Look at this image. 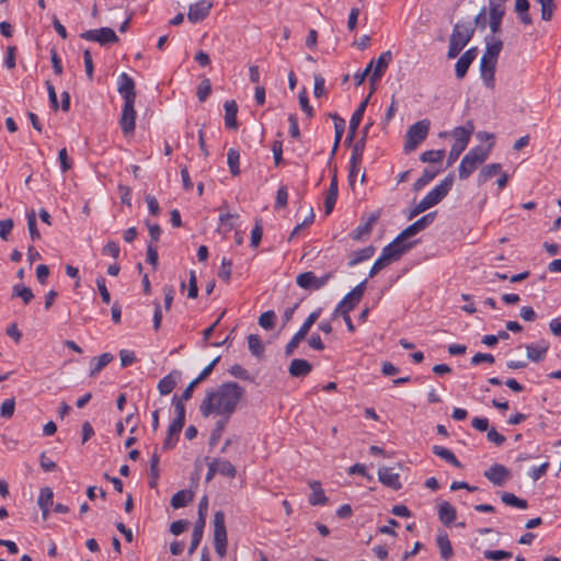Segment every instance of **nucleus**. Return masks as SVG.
I'll return each mask as SVG.
<instances>
[{
	"label": "nucleus",
	"instance_id": "c9c22d12",
	"mask_svg": "<svg viewBox=\"0 0 561 561\" xmlns=\"http://www.w3.org/2000/svg\"><path fill=\"white\" fill-rule=\"evenodd\" d=\"M432 453L442 459H444L446 462L450 463L451 466L456 468H461L462 465L458 460V458L455 456V454L449 450L448 448H445L443 446L434 445L432 447Z\"/></svg>",
	"mask_w": 561,
	"mask_h": 561
},
{
	"label": "nucleus",
	"instance_id": "58836bf2",
	"mask_svg": "<svg viewBox=\"0 0 561 561\" xmlns=\"http://www.w3.org/2000/svg\"><path fill=\"white\" fill-rule=\"evenodd\" d=\"M204 528H205V524L202 520L195 522L193 533H192L191 545H190L188 551H187L188 554H193L196 551L197 547L199 546V543L203 539Z\"/></svg>",
	"mask_w": 561,
	"mask_h": 561
},
{
	"label": "nucleus",
	"instance_id": "ea45409f",
	"mask_svg": "<svg viewBox=\"0 0 561 561\" xmlns=\"http://www.w3.org/2000/svg\"><path fill=\"white\" fill-rule=\"evenodd\" d=\"M230 419L221 416L215 424L214 430L210 433L209 437V447L214 448L220 440L222 433L225 431V427Z\"/></svg>",
	"mask_w": 561,
	"mask_h": 561
},
{
	"label": "nucleus",
	"instance_id": "338daca9",
	"mask_svg": "<svg viewBox=\"0 0 561 561\" xmlns=\"http://www.w3.org/2000/svg\"><path fill=\"white\" fill-rule=\"evenodd\" d=\"M299 104H300V107H301L302 112L306 113L308 117H312L313 116V108L309 104V98H308V94H307L306 90H302L299 93Z\"/></svg>",
	"mask_w": 561,
	"mask_h": 561
},
{
	"label": "nucleus",
	"instance_id": "5701e85b",
	"mask_svg": "<svg viewBox=\"0 0 561 561\" xmlns=\"http://www.w3.org/2000/svg\"><path fill=\"white\" fill-rule=\"evenodd\" d=\"M549 350V343L545 340L539 341L537 344L526 345L527 358L531 362H541Z\"/></svg>",
	"mask_w": 561,
	"mask_h": 561
},
{
	"label": "nucleus",
	"instance_id": "3c124183",
	"mask_svg": "<svg viewBox=\"0 0 561 561\" xmlns=\"http://www.w3.org/2000/svg\"><path fill=\"white\" fill-rule=\"evenodd\" d=\"M248 346L253 356L261 357L264 353V346L257 334H250L248 336Z\"/></svg>",
	"mask_w": 561,
	"mask_h": 561
},
{
	"label": "nucleus",
	"instance_id": "603ef678",
	"mask_svg": "<svg viewBox=\"0 0 561 561\" xmlns=\"http://www.w3.org/2000/svg\"><path fill=\"white\" fill-rule=\"evenodd\" d=\"M541 7V19L543 21H550L556 10L554 0H536Z\"/></svg>",
	"mask_w": 561,
	"mask_h": 561
},
{
	"label": "nucleus",
	"instance_id": "a18cd8bd",
	"mask_svg": "<svg viewBox=\"0 0 561 561\" xmlns=\"http://www.w3.org/2000/svg\"><path fill=\"white\" fill-rule=\"evenodd\" d=\"M439 171H440L439 169H437V170H434L431 168L424 169L422 172V175L413 184L414 191L422 190L439 173Z\"/></svg>",
	"mask_w": 561,
	"mask_h": 561
},
{
	"label": "nucleus",
	"instance_id": "774afa93",
	"mask_svg": "<svg viewBox=\"0 0 561 561\" xmlns=\"http://www.w3.org/2000/svg\"><path fill=\"white\" fill-rule=\"evenodd\" d=\"M83 62H84V68H85L87 77H88V79L90 81H92L93 80L94 66H93L92 55H91L89 49H85L83 51Z\"/></svg>",
	"mask_w": 561,
	"mask_h": 561
},
{
	"label": "nucleus",
	"instance_id": "6e6d98bb",
	"mask_svg": "<svg viewBox=\"0 0 561 561\" xmlns=\"http://www.w3.org/2000/svg\"><path fill=\"white\" fill-rule=\"evenodd\" d=\"M275 312L273 310H268L259 317V324L265 330H272L275 327Z\"/></svg>",
	"mask_w": 561,
	"mask_h": 561
},
{
	"label": "nucleus",
	"instance_id": "bf43d9fd",
	"mask_svg": "<svg viewBox=\"0 0 561 561\" xmlns=\"http://www.w3.org/2000/svg\"><path fill=\"white\" fill-rule=\"evenodd\" d=\"M14 409L15 401L13 398L4 400L0 408V416L4 419H10L14 413Z\"/></svg>",
	"mask_w": 561,
	"mask_h": 561
},
{
	"label": "nucleus",
	"instance_id": "2f4dec72",
	"mask_svg": "<svg viewBox=\"0 0 561 561\" xmlns=\"http://www.w3.org/2000/svg\"><path fill=\"white\" fill-rule=\"evenodd\" d=\"M184 400L179 399L178 394H174L172 397V405L174 408L175 417L173 419V427H178L179 425L183 426L185 425V404Z\"/></svg>",
	"mask_w": 561,
	"mask_h": 561
},
{
	"label": "nucleus",
	"instance_id": "423d86ee",
	"mask_svg": "<svg viewBox=\"0 0 561 561\" xmlns=\"http://www.w3.org/2000/svg\"><path fill=\"white\" fill-rule=\"evenodd\" d=\"M333 276L332 271L322 276H317L313 272L308 271L297 275L296 284L305 290L314 291L324 287Z\"/></svg>",
	"mask_w": 561,
	"mask_h": 561
},
{
	"label": "nucleus",
	"instance_id": "412c9836",
	"mask_svg": "<svg viewBox=\"0 0 561 561\" xmlns=\"http://www.w3.org/2000/svg\"><path fill=\"white\" fill-rule=\"evenodd\" d=\"M495 61H490L485 59V57H481L480 60V75L481 79L486 88L493 89L495 85Z\"/></svg>",
	"mask_w": 561,
	"mask_h": 561
},
{
	"label": "nucleus",
	"instance_id": "a878e982",
	"mask_svg": "<svg viewBox=\"0 0 561 561\" xmlns=\"http://www.w3.org/2000/svg\"><path fill=\"white\" fill-rule=\"evenodd\" d=\"M308 485L312 490V493L308 499L310 505H325L329 502V499L325 496L320 481L310 480L308 481Z\"/></svg>",
	"mask_w": 561,
	"mask_h": 561
},
{
	"label": "nucleus",
	"instance_id": "052dcab7",
	"mask_svg": "<svg viewBox=\"0 0 561 561\" xmlns=\"http://www.w3.org/2000/svg\"><path fill=\"white\" fill-rule=\"evenodd\" d=\"M96 286H98V290H99V293L101 295L102 301L104 304L108 305L111 302V294L107 290L105 278L102 277V276L98 277L96 278Z\"/></svg>",
	"mask_w": 561,
	"mask_h": 561
},
{
	"label": "nucleus",
	"instance_id": "9d476101",
	"mask_svg": "<svg viewBox=\"0 0 561 561\" xmlns=\"http://www.w3.org/2000/svg\"><path fill=\"white\" fill-rule=\"evenodd\" d=\"M136 116L135 102H124L119 118V126L124 135H129L135 131Z\"/></svg>",
	"mask_w": 561,
	"mask_h": 561
},
{
	"label": "nucleus",
	"instance_id": "ddd939ff",
	"mask_svg": "<svg viewBox=\"0 0 561 561\" xmlns=\"http://www.w3.org/2000/svg\"><path fill=\"white\" fill-rule=\"evenodd\" d=\"M437 215V211H431L424 216H422L420 219L414 221L412 225L408 226L399 236L403 240L415 236L416 233L423 231L426 229L430 225L433 224Z\"/></svg>",
	"mask_w": 561,
	"mask_h": 561
},
{
	"label": "nucleus",
	"instance_id": "39448f33",
	"mask_svg": "<svg viewBox=\"0 0 561 561\" xmlns=\"http://www.w3.org/2000/svg\"><path fill=\"white\" fill-rule=\"evenodd\" d=\"M225 513L222 511H216L214 514V547L216 553L224 558L227 554V528L225 524Z\"/></svg>",
	"mask_w": 561,
	"mask_h": 561
},
{
	"label": "nucleus",
	"instance_id": "de8ad7c7",
	"mask_svg": "<svg viewBox=\"0 0 561 561\" xmlns=\"http://www.w3.org/2000/svg\"><path fill=\"white\" fill-rule=\"evenodd\" d=\"M369 96L370 95H368L364 101H362L360 104L358 105V107L352 114V117L350 119V126L352 127V131L358 129V126L363 119L365 110L369 102Z\"/></svg>",
	"mask_w": 561,
	"mask_h": 561
},
{
	"label": "nucleus",
	"instance_id": "4c0bfd02",
	"mask_svg": "<svg viewBox=\"0 0 561 561\" xmlns=\"http://www.w3.org/2000/svg\"><path fill=\"white\" fill-rule=\"evenodd\" d=\"M502 171V164L501 163H490L484 165L480 173L478 174V184L482 185L486 181H489L494 175L499 174Z\"/></svg>",
	"mask_w": 561,
	"mask_h": 561
},
{
	"label": "nucleus",
	"instance_id": "f257e3e1",
	"mask_svg": "<svg viewBox=\"0 0 561 561\" xmlns=\"http://www.w3.org/2000/svg\"><path fill=\"white\" fill-rule=\"evenodd\" d=\"M244 393V388L237 382H224L216 390L206 392L205 398L199 404V412L204 417L218 414L230 419Z\"/></svg>",
	"mask_w": 561,
	"mask_h": 561
},
{
	"label": "nucleus",
	"instance_id": "4468645a",
	"mask_svg": "<svg viewBox=\"0 0 561 561\" xmlns=\"http://www.w3.org/2000/svg\"><path fill=\"white\" fill-rule=\"evenodd\" d=\"M117 91L124 102L136 101L135 81L126 72H122L117 78Z\"/></svg>",
	"mask_w": 561,
	"mask_h": 561
},
{
	"label": "nucleus",
	"instance_id": "c756f323",
	"mask_svg": "<svg viewBox=\"0 0 561 561\" xmlns=\"http://www.w3.org/2000/svg\"><path fill=\"white\" fill-rule=\"evenodd\" d=\"M225 107V125L229 129H237L238 105L234 100H228L224 104Z\"/></svg>",
	"mask_w": 561,
	"mask_h": 561
},
{
	"label": "nucleus",
	"instance_id": "b1692460",
	"mask_svg": "<svg viewBox=\"0 0 561 561\" xmlns=\"http://www.w3.org/2000/svg\"><path fill=\"white\" fill-rule=\"evenodd\" d=\"M486 49L482 57H485L486 61L497 62L499 55L503 48V42L500 38H495L493 35L485 37Z\"/></svg>",
	"mask_w": 561,
	"mask_h": 561
},
{
	"label": "nucleus",
	"instance_id": "e433bc0d",
	"mask_svg": "<svg viewBox=\"0 0 561 561\" xmlns=\"http://www.w3.org/2000/svg\"><path fill=\"white\" fill-rule=\"evenodd\" d=\"M194 499V494L190 490H180L171 497V506L175 510L185 507Z\"/></svg>",
	"mask_w": 561,
	"mask_h": 561
},
{
	"label": "nucleus",
	"instance_id": "c03bdc74",
	"mask_svg": "<svg viewBox=\"0 0 561 561\" xmlns=\"http://www.w3.org/2000/svg\"><path fill=\"white\" fill-rule=\"evenodd\" d=\"M227 163L230 173L236 176L240 174V152L238 149L230 148L227 152Z\"/></svg>",
	"mask_w": 561,
	"mask_h": 561
},
{
	"label": "nucleus",
	"instance_id": "1a4fd4ad",
	"mask_svg": "<svg viewBox=\"0 0 561 561\" xmlns=\"http://www.w3.org/2000/svg\"><path fill=\"white\" fill-rule=\"evenodd\" d=\"M83 39L96 42L102 46L115 44L119 41L118 36L111 27H101L98 30H89L80 35Z\"/></svg>",
	"mask_w": 561,
	"mask_h": 561
},
{
	"label": "nucleus",
	"instance_id": "0e129e2a",
	"mask_svg": "<svg viewBox=\"0 0 561 561\" xmlns=\"http://www.w3.org/2000/svg\"><path fill=\"white\" fill-rule=\"evenodd\" d=\"M331 116L334 119V140H336V142H341L342 136L345 130V121L342 117L337 116L336 114H333Z\"/></svg>",
	"mask_w": 561,
	"mask_h": 561
},
{
	"label": "nucleus",
	"instance_id": "cd10ccee",
	"mask_svg": "<svg viewBox=\"0 0 561 561\" xmlns=\"http://www.w3.org/2000/svg\"><path fill=\"white\" fill-rule=\"evenodd\" d=\"M337 194H339L337 178H336V173H334L331 179L330 186L327 192L325 199H324L325 215H330L332 213L334 205L336 203V199H337Z\"/></svg>",
	"mask_w": 561,
	"mask_h": 561
},
{
	"label": "nucleus",
	"instance_id": "f03ea898",
	"mask_svg": "<svg viewBox=\"0 0 561 561\" xmlns=\"http://www.w3.org/2000/svg\"><path fill=\"white\" fill-rule=\"evenodd\" d=\"M491 146L483 148L482 146H476L471 148L462 158L458 175L459 179H468L478 168L479 164L483 163L490 154Z\"/></svg>",
	"mask_w": 561,
	"mask_h": 561
},
{
	"label": "nucleus",
	"instance_id": "a19ab883",
	"mask_svg": "<svg viewBox=\"0 0 561 561\" xmlns=\"http://www.w3.org/2000/svg\"><path fill=\"white\" fill-rule=\"evenodd\" d=\"M529 1L528 0H515V11L518 14L520 22L525 25L533 23L531 16L528 12Z\"/></svg>",
	"mask_w": 561,
	"mask_h": 561
},
{
	"label": "nucleus",
	"instance_id": "f704fd0d",
	"mask_svg": "<svg viewBox=\"0 0 561 561\" xmlns=\"http://www.w3.org/2000/svg\"><path fill=\"white\" fill-rule=\"evenodd\" d=\"M211 461L219 474L231 479L236 477L237 469L229 460L221 458H213Z\"/></svg>",
	"mask_w": 561,
	"mask_h": 561
},
{
	"label": "nucleus",
	"instance_id": "4be33fe9",
	"mask_svg": "<svg viewBox=\"0 0 561 561\" xmlns=\"http://www.w3.org/2000/svg\"><path fill=\"white\" fill-rule=\"evenodd\" d=\"M181 378V371L178 369H173L167 376L161 378L158 382V391L161 396H167L172 392V390L176 387L178 381Z\"/></svg>",
	"mask_w": 561,
	"mask_h": 561
},
{
	"label": "nucleus",
	"instance_id": "79ce46f5",
	"mask_svg": "<svg viewBox=\"0 0 561 561\" xmlns=\"http://www.w3.org/2000/svg\"><path fill=\"white\" fill-rule=\"evenodd\" d=\"M182 428H183V426H181V425H179L178 427H173V423L171 422V424L168 427L167 437H165V439L163 442V446H162V448L164 450L172 449L175 447Z\"/></svg>",
	"mask_w": 561,
	"mask_h": 561
},
{
	"label": "nucleus",
	"instance_id": "dca6fc26",
	"mask_svg": "<svg viewBox=\"0 0 561 561\" xmlns=\"http://www.w3.org/2000/svg\"><path fill=\"white\" fill-rule=\"evenodd\" d=\"M484 477L494 485L502 486L511 479V472L504 465L493 463L484 471Z\"/></svg>",
	"mask_w": 561,
	"mask_h": 561
},
{
	"label": "nucleus",
	"instance_id": "20e7f679",
	"mask_svg": "<svg viewBox=\"0 0 561 561\" xmlns=\"http://www.w3.org/2000/svg\"><path fill=\"white\" fill-rule=\"evenodd\" d=\"M431 123L428 119H422L411 125L407 131L404 151L407 153L415 150L428 135Z\"/></svg>",
	"mask_w": 561,
	"mask_h": 561
},
{
	"label": "nucleus",
	"instance_id": "37998d69",
	"mask_svg": "<svg viewBox=\"0 0 561 561\" xmlns=\"http://www.w3.org/2000/svg\"><path fill=\"white\" fill-rule=\"evenodd\" d=\"M436 543L439 548L440 557L444 560H449L453 557L454 550L447 534L439 535L436 538Z\"/></svg>",
	"mask_w": 561,
	"mask_h": 561
},
{
	"label": "nucleus",
	"instance_id": "7c9ffc66",
	"mask_svg": "<svg viewBox=\"0 0 561 561\" xmlns=\"http://www.w3.org/2000/svg\"><path fill=\"white\" fill-rule=\"evenodd\" d=\"M113 355L110 353H103L100 356L93 357L90 360L89 376H96L105 366H107L113 360Z\"/></svg>",
	"mask_w": 561,
	"mask_h": 561
},
{
	"label": "nucleus",
	"instance_id": "6ab92c4d",
	"mask_svg": "<svg viewBox=\"0 0 561 561\" xmlns=\"http://www.w3.org/2000/svg\"><path fill=\"white\" fill-rule=\"evenodd\" d=\"M378 479L379 481L394 491H398L402 488L400 482L399 473L394 472L392 468L382 467L378 470Z\"/></svg>",
	"mask_w": 561,
	"mask_h": 561
},
{
	"label": "nucleus",
	"instance_id": "8fccbe9b",
	"mask_svg": "<svg viewBox=\"0 0 561 561\" xmlns=\"http://www.w3.org/2000/svg\"><path fill=\"white\" fill-rule=\"evenodd\" d=\"M445 157V150H427L420 156V160L424 163H440Z\"/></svg>",
	"mask_w": 561,
	"mask_h": 561
},
{
	"label": "nucleus",
	"instance_id": "13d9d810",
	"mask_svg": "<svg viewBox=\"0 0 561 561\" xmlns=\"http://www.w3.org/2000/svg\"><path fill=\"white\" fill-rule=\"evenodd\" d=\"M27 228H28L30 237L32 240H38L41 238V233L37 229L36 216H35L34 211H32L31 214H27Z\"/></svg>",
	"mask_w": 561,
	"mask_h": 561
},
{
	"label": "nucleus",
	"instance_id": "f8f14e48",
	"mask_svg": "<svg viewBox=\"0 0 561 561\" xmlns=\"http://www.w3.org/2000/svg\"><path fill=\"white\" fill-rule=\"evenodd\" d=\"M367 279H364L358 285H356L348 294L344 296V298L337 304V306H342V309L350 313L362 300L365 289H366Z\"/></svg>",
	"mask_w": 561,
	"mask_h": 561
},
{
	"label": "nucleus",
	"instance_id": "680f3d73",
	"mask_svg": "<svg viewBox=\"0 0 561 561\" xmlns=\"http://www.w3.org/2000/svg\"><path fill=\"white\" fill-rule=\"evenodd\" d=\"M288 191L285 185H280L276 193L275 208H284L287 206Z\"/></svg>",
	"mask_w": 561,
	"mask_h": 561
},
{
	"label": "nucleus",
	"instance_id": "864d4df0",
	"mask_svg": "<svg viewBox=\"0 0 561 561\" xmlns=\"http://www.w3.org/2000/svg\"><path fill=\"white\" fill-rule=\"evenodd\" d=\"M211 92V82L208 78H203L196 91V96L199 102H205Z\"/></svg>",
	"mask_w": 561,
	"mask_h": 561
},
{
	"label": "nucleus",
	"instance_id": "2eb2a0df",
	"mask_svg": "<svg viewBox=\"0 0 561 561\" xmlns=\"http://www.w3.org/2000/svg\"><path fill=\"white\" fill-rule=\"evenodd\" d=\"M213 8V2L209 0H201L190 5L187 19L192 23H198L205 20Z\"/></svg>",
	"mask_w": 561,
	"mask_h": 561
},
{
	"label": "nucleus",
	"instance_id": "72a5a7b5",
	"mask_svg": "<svg viewBox=\"0 0 561 561\" xmlns=\"http://www.w3.org/2000/svg\"><path fill=\"white\" fill-rule=\"evenodd\" d=\"M53 497H54V493L50 488L46 486L41 490L38 499H37V504H38L39 508L42 510L43 516L45 518L47 517V515L49 513L50 506L53 505Z\"/></svg>",
	"mask_w": 561,
	"mask_h": 561
},
{
	"label": "nucleus",
	"instance_id": "49530a36",
	"mask_svg": "<svg viewBox=\"0 0 561 561\" xmlns=\"http://www.w3.org/2000/svg\"><path fill=\"white\" fill-rule=\"evenodd\" d=\"M501 501L508 506L517 507L519 510H526L528 503L526 500L517 497L514 493L503 492L501 494Z\"/></svg>",
	"mask_w": 561,
	"mask_h": 561
},
{
	"label": "nucleus",
	"instance_id": "5fc2aeb1",
	"mask_svg": "<svg viewBox=\"0 0 561 561\" xmlns=\"http://www.w3.org/2000/svg\"><path fill=\"white\" fill-rule=\"evenodd\" d=\"M13 296L20 297L26 305L34 298L32 289L20 284L13 286Z\"/></svg>",
	"mask_w": 561,
	"mask_h": 561
},
{
	"label": "nucleus",
	"instance_id": "e2e57ef3",
	"mask_svg": "<svg viewBox=\"0 0 561 561\" xmlns=\"http://www.w3.org/2000/svg\"><path fill=\"white\" fill-rule=\"evenodd\" d=\"M483 556L489 560L500 561L502 559H510L512 552L505 550H485Z\"/></svg>",
	"mask_w": 561,
	"mask_h": 561
},
{
	"label": "nucleus",
	"instance_id": "bb28decb",
	"mask_svg": "<svg viewBox=\"0 0 561 561\" xmlns=\"http://www.w3.org/2000/svg\"><path fill=\"white\" fill-rule=\"evenodd\" d=\"M311 370H312L311 364L307 359H302V358H294L290 362V365L288 368L290 376L296 377V378L305 377V376L309 375L311 373Z\"/></svg>",
	"mask_w": 561,
	"mask_h": 561
},
{
	"label": "nucleus",
	"instance_id": "7ed1b4c3",
	"mask_svg": "<svg viewBox=\"0 0 561 561\" xmlns=\"http://www.w3.org/2000/svg\"><path fill=\"white\" fill-rule=\"evenodd\" d=\"M473 131L474 125L472 121H468L466 125L458 126L453 129L451 136L454 137L455 141L448 154L447 165H451L454 162H456L459 156L465 151Z\"/></svg>",
	"mask_w": 561,
	"mask_h": 561
},
{
	"label": "nucleus",
	"instance_id": "4d7b16f0",
	"mask_svg": "<svg viewBox=\"0 0 561 561\" xmlns=\"http://www.w3.org/2000/svg\"><path fill=\"white\" fill-rule=\"evenodd\" d=\"M232 261L227 257H222L220 267L218 270V277L224 282L228 283L231 277Z\"/></svg>",
	"mask_w": 561,
	"mask_h": 561
},
{
	"label": "nucleus",
	"instance_id": "a211bd4d",
	"mask_svg": "<svg viewBox=\"0 0 561 561\" xmlns=\"http://www.w3.org/2000/svg\"><path fill=\"white\" fill-rule=\"evenodd\" d=\"M379 219V211H374L369 215V217L366 219L365 222L359 224L356 229H354L351 233V238L353 240H363L367 238L371 230L374 225Z\"/></svg>",
	"mask_w": 561,
	"mask_h": 561
},
{
	"label": "nucleus",
	"instance_id": "09e8293b",
	"mask_svg": "<svg viewBox=\"0 0 561 561\" xmlns=\"http://www.w3.org/2000/svg\"><path fill=\"white\" fill-rule=\"evenodd\" d=\"M365 136H362L353 146L350 161L352 164H360L365 150Z\"/></svg>",
	"mask_w": 561,
	"mask_h": 561
},
{
	"label": "nucleus",
	"instance_id": "393cba45",
	"mask_svg": "<svg viewBox=\"0 0 561 561\" xmlns=\"http://www.w3.org/2000/svg\"><path fill=\"white\" fill-rule=\"evenodd\" d=\"M505 14V10L502 5L496 4L494 2H490V28L492 34H496L501 30V24L503 16Z\"/></svg>",
	"mask_w": 561,
	"mask_h": 561
},
{
	"label": "nucleus",
	"instance_id": "aec40b11",
	"mask_svg": "<svg viewBox=\"0 0 561 561\" xmlns=\"http://www.w3.org/2000/svg\"><path fill=\"white\" fill-rule=\"evenodd\" d=\"M391 60H392V53L390 50H387V51H383L380 54V56L376 60L375 68L369 78L371 83H376L382 78V76L385 75Z\"/></svg>",
	"mask_w": 561,
	"mask_h": 561
},
{
	"label": "nucleus",
	"instance_id": "c85d7f7f",
	"mask_svg": "<svg viewBox=\"0 0 561 561\" xmlns=\"http://www.w3.org/2000/svg\"><path fill=\"white\" fill-rule=\"evenodd\" d=\"M437 513L439 520L446 526H450L457 517L456 508L447 501H443L438 505Z\"/></svg>",
	"mask_w": 561,
	"mask_h": 561
},
{
	"label": "nucleus",
	"instance_id": "6e6552de",
	"mask_svg": "<svg viewBox=\"0 0 561 561\" xmlns=\"http://www.w3.org/2000/svg\"><path fill=\"white\" fill-rule=\"evenodd\" d=\"M414 247V242H404L398 234L389 244H387L381 251L382 260H386L388 264L393 261H398L403 253Z\"/></svg>",
	"mask_w": 561,
	"mask_h": 561
},
{
	"label": "nucleus",
	"instance_id": "69168bd1",
	"mask_svg": "<svg viewBox=\"0 0 561 561\" xmlns=\"http://www.w3.org/2000/svg\"><path fill=\"white\" fill-rule=\"evenodd\" d=\"M229 373L236 378L249 381L252 380L249 371L239 364L232 365L229 369Z\"/></svg>",
	"mask_w": 561,
	"mask_h": 561
},
{
	"label": "nucleus",
	"instance_id": "f3484780",
	"mask_svg": "<svg viewBox=\"0 0 561 561\" xmlns=\"http://www.w3.org/2000/svg\"><path fill=\"white\" fill-rule=\"evenodd\" d=\"M478 55V48L471 47L467 49L457 60L455 65V75L458 79H462L471 66V64L474 61Z\"/></svg>",
	"mask_w": 561,
	"mask_h": 561
},
{
	"label": "nucleus",
	"instance_id": "0eeeda50",
	"mask_svg": "<svg viewBox=\"0 0 561 561\" xmlns=\"http://www.w3.org/2000/svg\"><path fill=\"white\" fill-rule=\"evenodd\" d=\"M454 184L453 174H448L438 185L431 190L420 202L428 209L437 205L451 190Z\"/></svg>",
	"mask_w": 561,
	"mask_h": 561
},
{
	"label": "nucleus",
	"instance_id": "473e14b6",
	"mask_svg": "<svg viewBox=\"0 0 561 561\" xmlns=\"http://www.w3.org/2000/svg\"><path fill=\"white\" fill-rule=\"evenodd\" d=\"M375 251L376 249L374 245H367L360 250L353 252L348 261V266L353 267L364 261L369 260L375 254Z\"/></svg>",
	"mask_w": 561,
	"mask_h": 561
},
{
	"label": "nucleus",
	"instance_id": "9b49d317",
	"mask_svg": "<svg viewBox=\"0 0 561 561\" xmlns=\"http://www.w3.org/2000/svg\"><path fill=\"white\" fill-rule=\"evenodd\" d=\"M474 30V26L470 24L458 22L454 25L449 41L458 43L459 47L463 49L473 37Z\"/></svg>",
	"mask_w": 561,
	"mask_h": 561
}]
</instances>
